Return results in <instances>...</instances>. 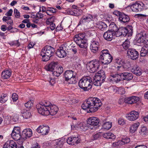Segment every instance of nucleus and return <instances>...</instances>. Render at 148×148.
Returning a JSON list of instances; mask_svg holds the SVG:
<instances>
[{"label": "nucleus", "instance_id": "nucleus-1", "mask_svg": "<svg viewBox=\"0 0 148 148\" xmlns=\"http://www.w3.org/2000/svg\"><path fill=\"white\" fill-rule=\"evenodd\" d=\"M102 103L100 99L97 97H91L88 98L82 104V108L84 110L89 109L90 112L97 111Z\"/></svg>", "mask_w": 148, "mask_h": 148}, {"label": "nucleus", "instance_id": "nucleus-2", "mask_svg": "<svg viewBox=\"0 0 148 148\" xmlns=\"http://www.w3.org/2000/svg\"><path fill=\"white\" fill-rule=\"evenodd\" d=\"M93 83L91 78L88 76L82 78L78 82L79 87L85 91H88L92 88Z\"/></svg>", "mask_w": 148, "mask_h": 148}, {"label": "nucleus", "instance_id": "nucleus-3", "mask_svg": "<svg viewBox=\"0 0 148 148\" xmlns=\"http://www.w3.org/2000/svg\"><path fill=\"white\" fill-rule=\"evenodd\" d=\"M99 58L102 63L104 64H109L113 59L112 56L107 49H104L101 51Z\"/></svg>", "mask_w": 148, "mask_h": 148}, {"label": "nucleus", "instance_id": "nucleus-4", "mask_svg": "<svg viewBox=\"0 0 148 148\" xmlns=\"http://www.w3.org/2000/svg\"><path fill=\"white\" fill-rule=\"evenodd\" d=\"M106 78L105 73L103 71H99L94 77L93 84L97 86H100L105 81Z\"/></svg>", "mask_w": 148, "mask_h": 148}, {"label": "nucleus", "instance_id": "nucleus-5", "mask_svg": "<svg viewBox=\"0 0 148 148\" xmlns=\"http://www.w3.org/2000/svg\"><path fill=\"white\" fill-rule=\"evenodd\" d=\"M74 40L76 43L80 47H86V44H87L85 35L80 33L75 35Z\"/></svg>", "mask_w": 148, "mask_h": 148}, {"label": "nucleus", "instance_id": "nucleus-6", "mask_svg": "<svg viewBox=\"0 0 148 148\" xmlns=\"http://www.w3.org/2000/svg\"><path fill=\"white\" fill-rule=\"evenodd\" d=\"M100 65V61L99 60H95L91 61L88 63L86 67L90 72L93 73L98 69Z\"/></svg>", "mask_w": 148, "mask_h": 148}, {"label": "nucleus", "instance_id": "nucleus-7", "mask_svg": "<svg viewBox=\"0 0 148 148\" xmlns=\"http://www.w3.org/2000/svg\"><path fill=\"white\" fill-rule=\"evenodd\" d=\"M131 8L133 11L135 12H141L146 9L145 5L142 2L136 3L133 4Z\"/></svg>", "mask_w": 148, "mask_h": 148}, {"label": "nucleus", "instance_id": "nucleus-8", "mask_svg": "<svg viewBox=\"0 0 148 148\" xmlns=\"http://www.w3.org/2000/svg\"><path fill=\"white\" fill-rule=\"evenodd\" d=\"M99 122V120L97 117H91L87 120V125L89 128L92 129L94 126L98 125Z\"/></svg>", "mask_w": 148, "mask_h": 148}, {"label": "nucleus", "instance_id": "nucleus-9", "mask_svg": "<svg viewBox=\"0 0 148 148\" xmlns=\"http://www.w3.org/2000/svg\"><path fill=\"white\" fill-rule=\"evenodd\" d=\"M140 36L138 35V38L137 40V43H145L146 41L148 40V32H147L144 31H142L140 34Z\"/></svg>", "mask_w": 148, "mask_h": 148}, {"label": "nucleus", "instance_id": "nucleus-10", "mask_svg": "<svg viewBox=\"0 0 148 148\" xmlns=\"http://www.w3.org/2000/svg\"><path fill=\"white\" fill-rule=\"evenodd\" d=\"M127 53L129 58L133 60H136L139 56L138 52L134 49H128L127 51Z\"/></svg>", "mask_w": 148, "mask_h": 148}, {"label": "nucleus", "instance_id": "nucleus-11", "mask_svg": "<svg viewBox=\"0 0 148 148\" xmlns=\"http://www.w3.org/2000/svg\"><path fill=\"white\" fill-rule=\"evenodd\" d=\"M55 51V50L54 48L49 46H46L42 49L41 52L51 56L53 55Z\"/></svg>", "mask_w": 148, "mask_h": 148}, {"label": "nucleus", "instance_id": "nucleus-12", "mask_svg": "<svg viewBox=\"0 0 148 148\" xmlns=\"http://www.w3.org/2000/svg\"><path fill=\"white\" fill-rule=\"evenodd\" d=\"M49 131V126L47 125H40L36 129V131L38 133L44 135L48 134Z\"/></svg>", "mask_w": 148, "mask_h": 148}, {"label": "nucleus", "instance_id": "nucleus-13", "mask_svg": "<svg viewBox=\"0 0 148 148\" xmlns=\"http://www.w3.org/2000/svg\"><path fill=\"white\" fill-rule=\"evenodd\" d=\"M37 108L38 113L43 115H49V111L48 109L46 108L43 105L40 104L37 106Z\"/></svg>", "mask_w": 148, "mask_h": 148}, {"label": "nucleus", "instance_id": "nucleus-14", "mask_svg": "<svg viewBox=\"0 0 148 148\" xmlns=\"http://www.w3.org/2000/svg\"><path fill=\"white\" fill-rule=\"evenodd\" d=\"M66 47L64 45H62L59 49H57L56 53V55L59 57L62 58L66 56V53L65 51Z\"/></svg>", "mask_w": 148, "mask_h": 148}, {"label": "nucleus", "instance_id": "nucleus-15", "mask_svg": "<svg viewBox=\"0 0 148 148\" xmlns=\"http://www.w3.org/2000/svg\"><path fill=\"white\" fill-rule=\"evenodd\" d=\"M138 112L133 110L131 111L127 114V118L129 120L133 121L136 120L138 118Z\"/></svg>", "mask_w": 148, "mask_h": 148}, {"label": "nucleus", "instance_id": "nucleus-16", "mask_svg": "<svg viewBox=\"0 0 148 148\" xmlns=\"http://www.w3.org/2000/svg\"><path fill=\"white\" fill-rule=\"evenodd\" d=\"M80 140V139L78 136L69 137L67 140L66 142L69 145H74L75 144H77L79 143Z\"/></svg>", "mask_w": 148, "mask_h": 148}, {"label": "nucleus", "instance_id": "nucleus-17", "mask_svg": "<svg viewBox=\"0 0 148 148\" xmlns=\"http://www.w3.org/2000/svg\"><path fill=\"white\" fill-rule=\"evenodd\" d=\"M122 73H119V74L114 75H111L110 76V80L114 82L115 81L116 83H118L121 80H123V78L122 77Z\"/></svg>", "mask_w": 148, "mask_h": 148}, {"label": "nucleus", "instance_id": "nucleus-18", "mask_svg": "<svg viewBox=\"0 0 148 148\" xmlns=\"http://www.w3.org/2000/svg\"><path fill=\"white\" fill-rule=\"evenodd\" d=\"M32 134V131L30 129H26L22 132L21 137L23 139H26L27 137H31Z\"/></svg>", "mask_w": 148, "mask_h": 148}, {"label": "nucleus", "instance_id": "nucleus-19", "mask_svg": "<svg viewBox=\"0 0 148 148\" xmlns=\"http://www.w3.org/2000/svg\"><path fill=\"white\" fill-rule=\"evenodd\" d=\"M139 100V98L137 97L132 96L126 98L125 102L126 103L132 104L136 103Z\"/></svg>", "mask_w": 148, "mask_h": 148}, {"label": "nucleus", "instance_id": "nucleus-20", "mask_svg": "<svg viewBox=\"0 0 148 148\" xmlns=\"http://www.w3.org/2000/svg\"><path fill=\"white\" fill-rule=\"evenodd\" d=\"M131 72L137 76L141 75L142 71L140 67L136 65L134 66L131 69Z\"/></svg>", "mask_w": 148, "mask_h": 148}, {"label": "nucleus", "instance_id": "nucleus-21", "mask_svg": "<svg viewBox=\"0 0 148 148\" xmlns=\"http://www.w3.org/2000/svg\"><path fill=\"white\" fill-rule=\"evenodd\" d=\"M3 148H17L15 142L12 140L8 141L3 145Z\"/></svg>", "mask_w": 148, "mask_h": 148}, {"label": "nucleus", "instance_id": "nucleus-22", "mask_svg": "<svg viewBox=\"0 0 148 148\" xmlns=\"http://www.w3.org/2000/svg\"><path fill=\"white\" fill-rule=\"evenodd\" d=\"M115 34L112 31L108 30L106 32L103 34L104 39L110 41L113 39L114 36Z\"/></svg>", "mask_w": 148, "mask_h": 148}, {"label": "nucleus", "instance_id": "nucleus-23", "mask_svg": "<svg viewBox=\"0 0 148 148\" xmlns=\"http://www.w3.org/2000/svg\"><path fill=\"white\" fill-rule=\"evenodd\" d=\"M119 19L122 23H126L128 22L130 20V16L123 13L119 17Z\"/></svg>", "mask_w": 148, "mask_h": 148}, {"label": "nucleus", "instance_id": "nucleus-24", "mask_svg": "<svg viewBox=\"0 0 148 148\" xmlns=\"http://www.w3.org/2000/svg\"><path fill=\"white\" fill-rule=\"evenodd\" d=\"M128 31L126 28L124 27H121L119 28L118 32H117V35L116 36H119L123 35L125 36L127 35H128Z\"/></svg>", "mask_w": 148, "mask_h": 148}, {"label": "nucleus", "instance_id": "nucleus-25", "mask_svg": "<svg viewBox=\"0 0 148 148\" xmlns=\"http://www.w3.org/2000/svg\"><path fill=\"white\" fill-rule=\"evenodd\" d=\"M99 42L96 41H93L91 44L90 49L93 53H96L98 51Z\"/></svg>", "mask_w": 148, "mask_h": 148}, {"label": "nucleus", "instance_id": "nucleus-26", "mask_svg": "<svg viewBox=\"0 0 148 148\" xmlns=\"http://www.w3.org/2000/svg\"><path fill=\"white\" fill-rule=\"evenodd\" d=\"M57 62H52L45 67V69L47 71H51L52 73L54 70V68L57 66Z\"/></svg>", "mask_w": 148, "mask_h": 148}, {"label": "nucleus", "instance_id": "nucleus-27", "mask_svg": "<svg viewBox=\"0 0 148 148\" xmlns=\"http://www.w3.org/2000/svg\"><path fill=\"white\" fill-rule=\"evenodd\" d=\"M63 69L62 67L61 66L57 65L52 74L54 76L58 77L63 72Z\"/></svg>", "mask_w": 148, "mask_h": 148}, {"label": "nucleus", "instance_id": "nucleus-28", "mask_svg": "<svg viewBox=\"0 0 148 148\" xmlns=\"http://www.w3.org/2000/svg\"><path fill=\"white\" fill-rule=\"evenodd\" d=\"M48 110L49 111V114L54 115L58 112V108L56 106L53 105L51 106L49 109Z\"/></svg>", "mask_w": 148, "mask_h": 148}, {"label": "nucleus", "instance_id": "nucleus-29", "mask_svg": "<svg viewBox=\"0 0 148 148\" xmlns=\"http://www.w3.org/2000/svg\"><path fill=\"white\" fill-rule=\"evenodd\" d=\"M75 74L74 72L72 71L67 70L65 71L64 73V76L65 79V80L67 81L68 80L72 77Z\"/></svg>", "mask_w": 148, "mask_h": 148}, {"label": "nucleus", "instance_id": "nucleus-30", "mask_svg": "<svg viewBox=\"0 0 148 148\" xmlns=\"http://www.w3.org/2000/svg\"><path fill=\"white\" fill-rule=\"evenodd\" d=\"M122 73L123 80H131L133 78V76L130 73L123 72Z\"/></svg>", "mask_w": 148, "mask_h": 148}, {"label": "nucleus", "instance_id": "nucleus-31", "mask_svg": "<svg viewBox=\"0 0 148 148\" xmlns=\"http://www.w3.org/2000/svg\"><path fill=\"white\" fill-rule=\"evenodd\" d=\"M11 72L9 70L3 71L1 73L2 77L3 79H8L11 75Z\"/></svg>", "mask_w": 148, "mask_h": 148}, {"label": "nucleus", "instance_id": "nucleus-32", "mask_svg": "<svg viewBox=\"0 0 148 148\" xmlns=\"http://www.w3.org/2000/svg\"><path fill=\"white\" fill-rule=\"evenodd\" d=\"M55 144L54 145V148H60L62 147L64 143V140L62 139L55 140Z\"/></svg>", "mask_w": 148, "mask_h": 148}, {"label": "nucleus", "instance_id": "nucleus-33", "mask_svg": "<svg viewBox=\"0 0 148 148\" xmlns=\"http://www.w3.org/2000/svg\"><path fill=\"white\" fill-rule=\"evenodd\" d=\"M109 27L111 29L109 30L113 32L115 34L116 36L117 35V32H118L119 28L117 27L116 25L114 23H112L109 25Z\"/></svg>", "mask_w": 148, "mask_h": 148}, {"label": "nucleus", "instance_id": "nucleus-34", "mask_svg": "<svg viewBox=\"0 0 148 148\" xmlns=\"http://www.w3.org/2000/svg\"><path fill=\"white\" fill-rule=\"evenodd\" d=\"M22 116L25 119H27L30 117L31 114L30 112L26 110H23L21 112Z\"/></svg>", "mask_w": 148, "mask_h": 148}, {"label": "nucleus", "instance_id": "nucleus-35", "mask_svg": "<svg viewBox=\"0 0 148 148\" xmlns=\"http://www.w3.org/2000/svg\"><path fill=\"white\" fill-rule=\"evenodd\" d=\"M77 80L76 74L75 73V74L73 75V76L66 81L69 84H75L77 82Z\"/></svg>", "mask_w": 148, "mask_h": 148}, {"label": "nucleus", "instance_id": "nucleus-36", "mask_svg": "<svg viewBox=\"0 0 148 148\" xmlns=\"http://www.w3.org/2000/svg\"><path fill=\"white\" fill-rule=\"evenodd\" d=\"M92 17L90 15L88 16H83L81 18L79 22V23L81 24L86 21H89L92 20Z\"/></svg>", "mask_w": 148, "mask_h": 148}, {"label": "nucleus", "instance_id": "nucleus-37", "mask_svg": "<svg viewBox=\"0 0 148 148\" xmlns=\"http://www.w3.org/2000/svg\"><path fill=\"white\" fill-rule=\"evenodd\" d=\"M97 27L101 30L103 31L107 28V26L104 22L99 21L97 23Z\"/></svg>", "mask_w": 148, "mask_h": 148}, {"label": "nucleus", "instance_id": "nucleus-38", "mask_svg": "<svg viewBox=\"0 0 148 148\" xmlns=\"http://www.w3.org/2000/svg\"><path fill=\"white\" fill-rule=\"evenodd\" d=\"M106 119H105L103 121V123H104L103 125V128L106 130H108L110 129L112 127V123L109 122H107L105 123L104 121H106Z\"/></svg>", "mask_w": 148, "mask_h": 148}, {"label": "nucleus", "instance_id": "nucleus-39", "mask_svg": "<svg viewBox=\"0 0 148 148\" xmlns=\"http://www.w3.org/2000/svg\"><path fill=\"white\" fill-rule=\"evenodd\" d=\"M139 125L140 123L139 122H137L134 123L130 128V132L132 133H134L137 130Z\"/></svg>", "mask_w": 148, "mask_h": 148}, {"label": "nucleus", "instance_id": "nucleus-40", "mask_svg": "<svg viewBox=\"0 0 148 148\" xmlns=\"http://www.w3.org/2000/svg\"><path fill=\"white\" fill-rule=\"evenodd\" d=\"M11 136L13 138L16 140H18L22 138L21 135V134L12 132Z\"/></svg>", "mask_w": 148, "mask_h": 148}, {"label": "nucleus", "instance_id": "nucleus-41", "mask_svg": "<svg viewBox=\"0 0 148 148\" xmlns=\"http://www.w3.org/2000/svg\"><path fill=\"white\" fill-rule=\"evenodd\" d=\"M148 48L146 47H143L141 49L140 51V56H141L144 57L146 56L147 53Z\"/></svg>", "mask_w": 148, "mask_h": 148}, {"label": "nucleus", "instance_id": "nucleus-42", "mask_svg": "<svg viewBox=\"0 0 148 148\" xmlns=\"http://www.w3.org/2000/svg\"><path fill=\"white\" fill-rule=\"evenodd\" d=\"M126 64H123L121 66H118L117 67V70L119 71L118 73L122 72L124 70H126L127 68L126 66Z\"/></svg>", "mask_w": 148, "mask_h": 148}, {"label": "nucleus", "instance_id": "nucleus-43", "mask_svg": "<svg viewBox=\"0 0 148 148\" xmlns=\"http://www.w3.org/2000/svg\"><path fill=\"white\" fill-rule=\"evenodd\" d=\"M41 56H42V59L43 61L45 62L49 60L51 56H48L47 55H45L43 53L41 52Z\"/></svg>", "mask_w": 148, "mask_h": 148}, {"label": "nucleus", "instance_id": "nucleus-44", "mask_svg": "<svg viewBox=\"0 0 148 148\" xmlns=\"http://www.w3.org/2000/svg\"><path fill=\"white\" fill-rule=\"evenodd\" d=\"M128 31V36H131L133 33V27L131 25H128L126 27Z\"/></svg>", "mask_w": 148, "mask_h": 148}, {"label": "nucleus", "instance_id": "nucleus-45", "mask_svg": "<svg viewBox=\"0 0 148 148\" xmlns=\"http://www.w3.org/2000/svg\"><path fill=\"white\" fill-rule=\"evenodd\" d=\"M7 100V95L3 94L0 97V102L1 103H4L6 102Z\"/></svg>", "mask_w": 148, "mask_h": 148}, {"label": "nucleus", "instance_id": "nucleus-46", "mask_svg": "<svg viewBox=\"0 0 148 148\" xmlns=\"http://www.w3.org/2000/svg\"><path fill=\"white\" fill-rule=\"evenodd\" d=\"M148 132V131L147 127H142L140 131V133L141 135H143L146 134Z\"/></svg>", "mask_w": 148, "mask_h": 148}, {"label": "nucleus", "instance_id": "nucleus-47", "mask_svg": "<svg viewBox=\"0 0 148 148\" xmlns=\"http://www.w3.org/2000/svg\"><path fill=\"white\" fill-rule=\"evenodd\" d=\"M115 63L118 64L123 65V64H127L124 62V60L120 58L116 59L115 60Z\"/></svg>", "mask_w": 148, "mask_h": 148}, {"label": "nucleus", "instance_id": "nucleus-48", "mask_svg": "<svg viewBox=\"0 0 148 148\" xmlns=\"http://www.w3.org/2000/svg\"><path fill=\"white\" fill-rule=\"evenodd\" d=\"M123 46L124 49L126 50L129 49L130 46V42L127 41H125L122 44Z\"/></svg>", "mask_w": 148, "mask_h": 148}, {"label": "nucleus", "instance_id": "nucleus-49", "mask_svg": "<svg viewBox=\"0 0 148 148\" xmlns=\"http://www.w3.org/2000/svg\"><path fill=\"white\" fill-rule=\"evenodd\" d=\"M121 145H125V144H127L129 143L130 141V139L128 138H123L121 140H120Z\"/></svg>", "mask_w": 148, "mask_h": 148}, {"label": "nucleus", "instance_id": "nucleus-50", "mask_svg": "<svg viewBox=\"0 0 148 148\" xmlns=\"http://www.w3.org/2000/svg\"><path fill=\"white\" fill-rule=\"evenodd\" d=\"M116 92H117L119 94L121 95L125 94V89L122 87L119 88L117 90L116 89Z\"/></svg>", "mask_w": 148, "mask_h": 148}, {"label": "nucleus", "instance_id": "nucleus-51", "mask_svg": "<svg viewBox=\"0 0 148 148\" xmlns=\"http://www.w3.org/2000/svg\"><path fill=\"white\" fill-rule=\"evenodd\" d=\"M43 105L46 108L48 109V110L49 109L51 106L52 105L51 104V103L49 101H45L43 103H42L41 104Z\"/></svg>", "mask_w": 148, "mask_h": 148}, {"label": "nucleus", "instance_id": "nucleus-52", "mask_svg": "<svg viewBox=\"0 0 148 148\" xmlns=\"http://www.w3.org/2000/svg\"><path fill=\"white\" fill-rule=\"evenodd\" d=\"M54 17H52L51 18H48L46 21V24L48 25H50L51 23H53L54 20Z\"/></svg>", "mask_w": 148, "mask_h": 148}, {"label": "nucleus", "instance_id": "nucleus-53", "mask_svg": "<svg viewBox=\"0 0 148 148\" xmlns=\"http://www.w3.org/2000/svg\"><path fill=\"white\" fill-rule=\"evenodd\" d=\"M25 106L27 108H29L33 106V104L31 100L29 101L27 103L25 104Z\"/></svg>", "mask_w": 148, "mask_h": 148}, {"label": "nucleus", "instance_id": "nucleus-54", "mask_svg": "<svg viewBox=\"0 0 148 148\" xmlns=\"http://www.w3.org/2000/svg\"><path fill=\"white\" fill-rule=\"evenodd\" d=\"M86 47L85 48L84 47H80V48H83L84 49V50H82V54L84 56H86L87 53V46H88V44H86Z\"/></svg>", "mask_w": 148, "mask_h": 148}, {"label": "nucleus", "instance_id": "nucleus-55", "mask_svg": "<svg viewBox=\"0 0 148 148\" xmlns=\"http://www.w3.org/2000/svg\"><path fill=\"white\" fill-rule=\"evenodd\" d=\"M125 121L122 118H119L118 121V122L119 124L123 125L125 123Z\"/></svg>", "mask_w": 148, "mask_h": 148}, {"label": "nucleus", "instance_id": "nucleus-56", "mask_svg": "<svg viewBox=\"0 0 148 148\" xmlns=\"http://www.w3.org/2000/svg\"><path fill=\"white\" fill-rule=\"evenodd\" d=\"M47 80L52 86L55 83V81L54 79L51 77L50 76H49V78H47Z\"/></svg>", "mask_w": 148, "mask_h": 148}, {"label": "nucleus", "instance_id": "nucleus-57", "mask_svg": "<svg viewBox=\"0 0 148 148\" xmlns=\"http://www.w3.org/2000/svg\"><path fill=\"white\" fill-rule=\"evenodd\" d=\"M100 136V134L99 133H97L94 134L92 137V139L93 140L98 139Z\"/></svg>", "mask_w": 148, "mask_h": 148}, {"label": "nucleus", "instance_id": "nucleus-58", "mask_svg": "<svg viewBox=\"0 0 148 148\" xmlns=\"http://www.w3.org/2000/svg\"><path fill=\"white\" fill-rule=\"evenodd\" d=\"M14 14L15 17H16V18H19L20 17V13L17 9H14Z\"/></svg>", "mask_w": 148, "mask_h": 148}, {"label": "nucleus", "instance_id": "nucleus-59", "mask_svg": "<svg viewBox=\"0 0 148 148\" xmlns=\"http://www.w3.org/2000/svg\"><path fill=\"white\" fill-rule=\"evenodd\" d=\"M12 132L21 134L20 128L18 127H14Z\"/></svg>", "mask_w": 148, "mask_h": 148}, {"label": "nucleus", "instance_id": "nucleus-60", "mask_svg": "<svg viewBox=\"0 0 148 148\" xmlns=\"http://www.w3.org/2000/svg\"><path fill=\"white\" fill-rule=\"evenodd\" d=\"M113 13L114 15L119 16V17L123 13L120 12V11L118 10H115L114 11Z\"/></svg>", "mask_w": 148, "mask_h": 148}, {"label": "nucleus", "instance_id": "nucleus-61", "mask_svg": "<svg viewBox=\"0 0 148 148\" xmlns=\"http://www.w3.org/2000/svg\"><path fill=\"white\" fill-rule=\"evenodd\" d=\"M12 97L13 101H16L18 99V95L16 93H13Z\"/></svg>", "mask_w": 148, "mask_h": 148}, {"label": "nucleus", "instance_id": "nucleus-62", "mask_svg": "<svg viewBox=\"0 0 148 148\" xmlns=\"http://www.w3.org/2000/svg\"><path fill=\"white\" fill-rule=\"evenodd\" d=\"M11 19L10 17L4 16L2 20L3 21L8 22Z\"/></svg>", "mask_w": 148, "mask_h": 148}, {"label": "nucleus", "instance_id": "nucleus-63", "mask_svg": "<svg viewBox=\"0 0 148 148\" xmlns=\"http://www.w3.org/2000/svg\"><path fill=\"white\" fill-rule=\"evenodd\" d=\"M73 12L74 14V16H78L79 14V10L77 9H72Z\"/></svg>", "mask_w": 148, "mask_h": 148}, {"label": "nucleus", "instance_id": "nucleus-64", "mask_svg": "<svg viewBox=\"0 0 148 148\" xmlns=\"http://www.w3.org/2000/svg\"><path fill=\"white\" fill-rule=\"evenodd\" d=\"M113 145L114 147H116L118 146L122 145L120 140H119L117 142H115L113 143Z\"/></svg>", "mask_w": 148, "mask_h": 148}]
</instances>
